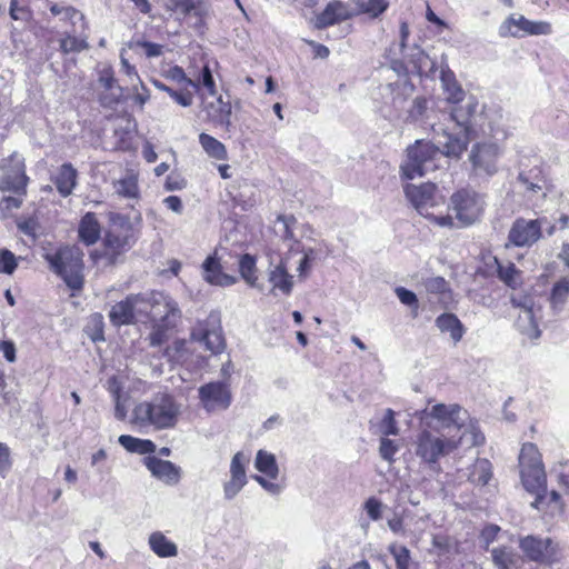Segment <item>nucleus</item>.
Listing matches in <instances>:
<instances>
[{
	"mask_svg": "<svg viewBox=\"0 0 569 569\" xmlns=\"http://www.w3.org/2000/svg\"><path fill=\"white\" fill-rule=\"evenodd\" d=\"M180 415V406L168 393H157L151 400L138 403L132 410L131 422L140 427L161 430L174 427Z\"/></svg>",
	"mask_w": 569,
	"mask_h": 569,
	"instance_id": "obj_1",
	"label": "nucleus"
},
{
	"mask_svg": "<svg viewBox=\"0 0 569 569\" xmlns=\"http://www.w3.org/2000/svg\"><path fill=\"white\" fill-rule=\"evenodd\" d=\"M462 437L446 436L430 421L418 431L413 440L415 455L435 470L439 460L453 452L462 441Z\"/></svg>",
	"mask_w": 569,
	"mask_h": 569,
	"instance_id": "obj_2",
	"label": "nucleus"
},
{
	"mask_svg": "<svg viewBox=\"0 0 569 569\" xmlns=\"http://www.w3.org/2000/svg\"><path fill=\"white\" fill-rule=\"evenodd\" d=\"M406 198L413 208L425 218L442 228H453V218L450 214H441V209L446 201L433 183H422L419 186L408 183L405 187Z\"/></svg>",
	"mask_w": 569,
	"mask_h": 569,
	"instance_id": "obj_3",
	"label": "nucleus"
},
{
	"mask_svg": "<svg viewBox=\"0 0 569 569\" xmlns=\"http://www.w3.org/2000/svg\"><path fill=\"white\" fill-rule=\"evenodd\" d=\"M477 109L478 101L475 98H470L463 106L452 108L450 117L460 128V132L456 136L445 134L446 141H439L443 144L447 157H459L467 149L473 127L478 124Z\"/></svg>",
	"mask_w": 569,
	"mask_h": 569,
	"instance_id": "obj_4",
	"label": "nucleus"
},
{
	"mask_svg": "<svg viewBox=\"0 0 569 569\" xmlns=\"http://www.w3.org/2000/svg\"><path fill=\"white\" fill-rule=\"evenodd\" d=\"M82 258L83 252L77 246H66L44 256L50 269L72 290H79L83 286Z\"/></svg>",
	"mask_w": 569,
	"mask_h": 569,
	"instance_id": "obj_5",
	"label": "nucleus"
},
{
	"mask_svg": "<svg viewBox=\"0 0 569 569\" xmlns=\"http://www.w3.org/2000/svg\"><path fill=\"white\" fill-rule=\"evenodd\" d=\"M442 154L447 156L443 146L440 150L439 147L429 141L417 140L407 148V158L400 167L402 177L413 180L436 170L437 161Z\"/></svg>",
	"mask_w": 569,
	"mask_h": 569,
	"instance_id": "obj_6",
	"label": "nucleus"
},
{
	"mask_svg": "<svg viewBox=\"0 0 569 569\" xmlns=\"http://www.w3.org/2000/svg\"><path fill=\"white\" fill-rule=\"evenodd\" d=\"M448 208L461 227H469L482 217L486 196L473 189L462 188L451 194Z\"/></svg>",
	"mask_w": 569,
	"mask_h": 569,
	"instance_id": "obj_7",
	"label": "nucleus"
},
{
	"mask_svg": "<svg viewBox=\"0 0 569 569\" xmlns=\"http://www.w3.org/2000/svg\"><path fill=\"white\" fill-rule=\"evenodd\" d=\"M501 149L496 142H478L469 153L471 174L481 180H488L498 171V160Z\"/></svg>",
	"mask_w": 569,
	"mask_h": 569,
	"instance_id": "obj_8",
	"label": "nucleus"
},
{
	"mask_svg": "<svg viewBox=\"0 0 569 569\" xmlns=\"http://www.w3.org/2000/svg\"><path fill=\"white\" fill-rule=\"evenodd\" d=\"M467 418V411L459 405L437 403L422 411L421 421L425 426H427V421H430L439 431L450 428L460 430L465 427Z\"/></svg>",
	"mask_w": 569,
	"mask_h": 569,
	"instance_id": "obj_9",
	"label": "nucleus"
},
{
	"mask_svg": "<svg viewBox=\"0 0 569 569\" xmlns=\"http://www.w3.org/2000/svg\"><path fill=\"white\" fill-rule=\"evenodd\" d=\"M191 339L206 347L211 353H220L224 349L220 319L211 313L204 321H198L191 331Z\"/></svg>",
	"mask_w": 569,
	"mask_h": 569,
	"instance_id": "obj_10",
	"label": "nucleus"
},
{
	"mask_svg": "<svg viewBox=\"0 0 569 569\" xmlns=\"http://www.w3.org/2000/svg\"><path fill=\"white\" fill-rule=\"evenodd\" d=\"M545 221L546 218L533 220L516 219L509 230L508 241L515 247H531L541 238Z\"/></svg>",
	"mask_w": 569,
	"mask_h": 569,
	"instance_id": "obj_11",
	"label": "nucleus"
},
{
	"mask_svg": "<svg viewBox=\"0 0 569 569\" xmlns=\"http://www.w3.org/2000/svg\"><path fill=\"white\" fill-rule=\"evenodd\" d=\"M199 399L208 412L226 410L232 402L229 386L222 381L209 382L199 388Z\"/></svg>",
	"mask_w": 569,
	"mask_h": 569,
	"instance_id": "obj_12",
	"label": "nucleus"
},
{
	"mask_svg": "<svg viewBox=\"0 0 569 569\" xmlns=\"http://www.w3.org/2000/svg\"><path fill=\"white\" fill-rule=\"evenodd\" d=\"M519 548L527 558L536 562H551L557 555V546L551 538L533 535L521 537Z\"/></svg>",
	"mask_w": 569,
	"mask_h": 569,
	"instance_id": "obj_13",
	"label": "nucleus"
},
{
	"mask_svg": "<svg viewBox=\"0 0 569 569\" xmlns=\"http://www.w3.org/2000/svg\"><path fill=\"white\" fill-rule=\"evenodd\" d=\"M153 298V306L150 312L151 322H166L178 325L182 313L178 302L169 295L158 291Z\"/></svg>",
	"mask_w": 569,
	"mask_h": 569,
	"instance_id": "obj_14",
	"label": "nucleus"
},
{
	"mask_svg": "<svg viewBox=\"0 0 569 569\" xmlns=\"http://www.w3.org/2000/svg\"><path fill=\"white\" fill-rule=\"evenodd\" d=\"M248 458L242 452H237L230 463V479L223 483L226 500H232L247 485L246 463Z\"/></svg>",
	"mask_w": 569,
	"mask_h": 569,
	"instance_id": "obj_15",
	"label": "nucleus"
},
{
	"mask_svg": "<svg viewBox=\"0 0 569 569\" xmlns=\"http://www.w3.org/2000/svg\"><path fill=\"white\" fill-rule=\"evenodd\" d=\"M521 481L525 489L533 495H536V499L531 502L533 508H541V505L545 503L547 498L546 495V485L547 477L543 467H536L531 469H521L520 470Z\"/></svg>",
	"mask_w": 569,
	"mask_h": 569,
	"instance_id": "obj_16",
	"label": "nucleus"
},
{
	"mask_svg": "<svg viewBox=\"0 0 569 569\" xmlns=\"http://www.w3.org/2000/svg\"><path fill=\"white\" fill-rule=\"evenodd\" d=\"M144 465L154 478L169 486L177 485L181 479V468L169 460L149 456L144 458Z\"/></svg>",
	"mask_w": 569,
	"mask_h": 569,
	"instance_id": "obj_17",
	"label": "nucleus"
},
{
	"mask_svg": "<svg viewBox=\"0 0 569 569\" xmlns=\"http://www.w3.org/2000/svg\"><path fill=\"white\" fill-rule=\"evenodd\" d=\"M9 161L12 163V169L1 180L0 189L13 192L24 191L28 178L24 173L23 158L13 153Z\"/></svg>",
	"mask_w": 569,
	"mask_h": 569,
	"instance_id": "obj_18",
	"label": "nucleus"
},
{
	"mask_svg": "<svg viewBox=\"0 0 569 569\" xmlns=\"http://www.w3.org/2000/svg\"><path fill=\"white\" fill-rule=\"evenodd\" d=\"M202 270L203 279L213 286L229 287L237 281L236 277L222 271V266L216 254L207 257L202 263Z\"/></svg>",
	"mask_w": 569,
	"mask_h": 569,
	"instance_id": "obj_19",
	"label": "nucleus"
},
{
	"mask_svg": "<svg viewBox=\"0 0 569 569\" xmlns=\"http://www.w3.org/2000/svg\"><path fill=\"white\" fill-rule=\"evenodd\" d=\"M350 17L348 8L342 2H330L325 10L316 17L315 27L323 29Z\"/></svg>",
	"mask_w": 569,
	"mask_h": 569,
	"instance_id": "obj_20",
	"label": "nucleus"
},
{
	"mask_svg": "<svg viewBox=\"0 0 569 569\" xmlns=\"http://www.w3.org/2000/svg\"><path fill=\"white\" fill-rule=\"evenodd\" d=\"M113 193L127 200H138L140 190L138 174L128 170L123 177L112 181Z\"/></svg>",
	"mask_w": 569,
	"mask_h": 569,
	"instance_id": "obj_21",
	"label": "nucleus"
},
{
	"mask_svg": "<svg viewBox=\"0 0 569 569\" xmlns=\"http://www.w3.org/2000/svg\"><path fill=\"white\" fill-rule=\"evenodd\" d=\"M103 246L106 258L110 263H116L118 257L131 247L130 237L109 231L103 239Z\"/></svg>",
	"mask_w": 569,
	"mask_h": 569,
	"instance_id": "obj_22",
	"label": "nucleus"
},
{
	"mask_svg": "<svg viewBox=\"0 0 569 569\" xmlns=\"http://www.w3.org/2000/svg\"><path fill=\"white\" fill-rule=\"evenodd\" d=\"M517 180L527 192L532 194L541 192L542 198L547 197V180L540 169L536 168L528 172H520Z\"/></svg>",
	"mask_w": 569,
	"mask_h": 569,
	"instance_id": "obj_23",
	"label": "nucleus"
},
{
	"mask_svg": "<svg viewBox=\"0 0 569 569\" xmlns=\"http://www.w3.org/2000/svg\"><path fill=\"white\" fill-rule=\"evenodd\" d=\"M101 233L100 223L93 212H87L80 220L78 234L79 239L87 246L94 244Z\"/></svg>",
	"mask_w": 569,
	"mask_h": 569,
	"instance_id": "obj_24",
	"label": "nucleus"
},
{
	"mask_svg": "<svg viewBox=\"0 0 569 569\" xmlns=\"http://www.w3.org/2000/svg\"><path fill=\"white\" fill-rule=\"evenodd\" d=\"M132 300H137L136 298H130L129 296L114 306H112L109 312V319L111 323L116 327L131 325L134 321V309L132 306Z\"/></svg>",
	"mask_w": 569,
	"mask_h": 569,
	"instance_id": "obj_25",
	"label": "nucleus"
},
{
	"mask_svg": "<svg viewBox=\"0 0 569 569\" xmlns=\"http://www.w3.org/2000/svg\"><path fill=\"white\" fill-rule=\"evenodd\" d=\"M269 281L272 283V289L280 290L284 295H290L293 287V277L288 272L287 262L281 259L269 272Z\"/></svg>",
	"mask_w": 569,
	"mask_h": 569,
	"instance_id": "obj_26",
	"label": "nucleus"
},
{
	"mask_svg": "<svg viewBox=\"0 0 569 569\" xmlns=\"http://www.w3.org/2000/svg\"><path fill=\"white\" fill-rule=\"evenodd\" d=\"M77 170L72 167L71 163H63L60 167L54 178V184L62 197H68L72 193L77 184Z\"/></svg>",
	"mask_w": 569,
	"mask_h": 569,
	"instance_id": "obj_27",
	"label": "nucleus"
},
{
	"mask_svg": "<svg viewBox=\"0 0 569 569\" xmlns=\"http://www.w3.org/2000/svg\"><path fill=\"white\" fill-rule=\"evenodd\" d=\"M403 57L409 60V63L412 66L411 71L416 72L420 76L433 72L435 62L429 58V56L419 47L415 46L410 49V53L402 52Z\"/></svg>",
	"mask_w": 569,
	"mask_h": 569,
	"instance_id": "obj_28",
	"label": "nucleus"
},
{
	"mask_svg": "<svg viewBox=\"0 0 569 569\" xmlns=\"http://www.w3.org/2000/svg\"><path fill=\"white\" fill-rule=\"evenodd\" d=\"M436 326L441 332H449L455 343L462 339L465 327L453 313H442L436 319Z\"/></svg>",
	"mask_w": 569,
	"mask_h": 569,
	"instance_id": "obj_29",
	"label": "nucleus"
},
{
	"mask_svg": "<svg viewBox=\"0 0 569 569\" xmlns=\"http://www.w3.org/2000/svg\"><path fill=\"white\" fill-rule=\"evenodd\" d=\"M491 559L497 569H511L517 567L521 561V557L507 546L496 547L491 549Z\"/></svg>",
	"mask_w": 569,
	"mask_h": 569,
	"instance_id": "obj_30",
	"label": "nucleus"
},
{
	"mask_svg": "<svg viewBox=\"0 0 569 569\" xmlns=\"http://www.w3.org/2000/svg\"><path fill=\"white\" fill-rule=\"evenodd\" d=\"M149 545L151 550L161 558L174 557L178 553L176 543L170 541L162 532L157 531L150 535Z\"/></svg>",
	"mask_w": 569,
	"mask_h": 569,
	"instance_id": "obj_31",
	"label": "nucleus"
},
{
	"mask_svg": "<svg viewBox=\"0 0 569 569\" xmlns=\"http://www.w3.org/2000/svg\"><path fill=\"white\" fill-rule=\"evenodd\" d=\"M207 111L213 122L227 128L231 124V106L229 102L223 101L221 96L214 102L207 106Z\"/></svg>",
	"mask_w": 569,
	"mask_h": 569,
	"instance_id": "obj_32",
	"label": "nucleus"
},
{
	"mask_svg": "<svg viewBox=\"0 0 569 569\" xmlns=\"http://www.w3.org/2000/svg\"><path fill=\"white\" fill-rule=\"evenodd\" d=\"M538 311H520L516 326L522 335H526L530 339H538L540 337V330L537 322Z\"/></svg>",
	"mask_w": 569,
	"mask_h": 569,
	"instance_id": "obj_33",
	"label": "nucleus"
},
{
	"mask_svg": "<svg viewBox=\"0 0 569 569\" xmlns=\"http://www.w3.org/2000/svg\"><path fill=\"white\" fill-rule=\"evenodd\" d=\"M569 297V278L563 277L553 283L549 301L552 310L559 312L563 309Z\"/></svg>",
	"mask_w": 569,
	"mask_h": 569,
	"instance_id": "obj_34",
	"label": "nucleus"
},
{
	"mask_svg": "<svg viewBox=\"0 0 569 569\" xmlns=\"http://www.w3.org/2000/svg\"><path fill=\"white\" fill-rule=\"evenodd\" d=\"M199 143L210 158L227 160L228 152L226 146L214 137L202 132L199 134Z\"/></svg>",
	"mask_w": 569,
	"mask_h": 569,
	"instance_id": "obj_35",
	"label": "nucleus"
},
{
	"mask_svg": "<svg viewBox=\"0 0 569 569\" xmlns=\"http://www.w3.org/2000/svg\"><path fill=\"white\" fill-rule=\"evenodd\" d=\"M491 463L487 459H477L476 462L472 465L471 470L469 472L468 479L470 482L478 485V486H486L491 476Z\"/></svg>",
	"mask_w": 569,
	"mask_h": 569,
	"instance_id": "obj_36",
	"label": "nucleus"
},
{
	"mask_svg": "<svg viewBox=\"0 0 569 569\" xmlns=\"http://www.w3.org/2000/svg\"><path fill=\"white\" fill-rule=\"evenodd\" d=\"M536 467H543L541 461V455L536 445L527 442L522 446L519 455V468L521 470L531 469Z\"/></svg>",
	"mask_w": 569,
	"mask_h": 569,
	"instance_id": "obj_37",
	"label": "nucleus"
},
{
	"mask_svg": "<svg viewBox=\"0 0 569 569\" xmlns=\"http://www.w3.org/2000/svg\"><path fill=\"white\" fill-rule=\"evenodd\" d=\"M254 466L258 471L264 473L271 479H277L279 469L276 457L264 450H259L256 456Z\"/></svg>",
	"mask_w": 569,
	"mask_h": 569,
	"instance_id": "obj_38",
	"label": "nucleus"
},
{
	"mask_svg": "<svg viewBox=\"0 0 569 569\" xmlns=\"http://www.w3.org/2000/svg\"><path fill=\"white\" fill-rule=\"evenodd\" d=\"M200 3V0H164L167 10L179 12L183 16L194 14L200 17L202 14Z\"/></svg>",
	"mask_w": 569,
	"mask_h": 569,
	"instance_id": "obj_39",
	"label": "nucleus"
},
{
	"mask_svg": "<svg viewBox=\"0 0 569 569\" xmlns=\"http://www.w3.org/2000/svg\"><path fill=\"white\" fill-rule=\"evenodd\" d=\"M441 82L447 92V100L458 103L463 99L465 92L455 80L453 73L450 70L441 71Z\"/></svg>",
	"mask_w": 569,
	"mask_h": 569,
	"instance_id": "obj_40",
	"label": "nucleus"
},
{
	"mask_svg": "<svg viewBox=\"0 0 569 569\" xmlns=\"http://www.w3.org/2000/svg\"><path fill=\"white\" fill-rule=\"evenodd\" d=\"M157 291L141 292L136 295H129L130 298H136L137 300H132V306L136 315H144L150 317V312L153 306V298L156 299Z\"/></svg>",
	"mask_w": 569,
	"mask_h": 569,
	"instance_id": "obj_41",
	"label": "nucleus"
},
{
	"mask_svg": "<svg viewBox=\"0 0 569 569\" xmlns=\"http://www.w3.org/2000/svg\"><path fill=\"white\" fill-rule=\"evenodd\" d=\"M177 325H169L166 322H152V330L148 337L150 346L158 347L168 341L170 331Z\"/></svg>",
	"mask_w": 569,
	"mask_h": 569,
	"instance_id": "obj_42",
	"label": "nucleus"
},
{
	"mask_svg": "<svg viewBox=\"0 0 569 569\" xmlns=\"http://www.w3.org/2000/svg\"><path fill=\"white\" fill-rule=\"evenodd\" d=\"M360 12L367 13L372 18H377L383 13L389 3L387 0H352Z\"/></svg>",
	"mask_w": 569,
	"mask_h": 569,
	"instance_id": "obj_43",
	"label": "nucleus"
},
{
	"mask_svg": "<svg viewBox=\"0 0 569 569\" xmlns=\"http://www.w3.org/2000/svg\"><path fill=\"white\" fill-rule=\"evenodd\" d=\"M528 20L529 19H527L523 16H518V17L511 16L501 26L500 33L502 36L510 34L512 37H518L519 36L518 31H522L523 33H527Z\"/></svg>",
	"mask_w": 569,
	"mask_h": 569,
	"instance_id": "obj_44",
	"label": "nucleus"
},
{
	"mask_svg": "<svg viewBox=\"0 0 569 569\" xmlns=\"http://www.w3.org/2000/svg\"><path fill=\"white\" fill-rule=\"evenodd\" d=\"M256 259L251 254H243L239 260V271L241 277L250 286H254L257 281L256 276Z\"/></svg>",
	"mask_w": 569,
	"mask_h": 569,
	"instance_id": "obj_45",
	"label": "nucleus"
},
{
	"mask_svg": "<svg viewBox=\"0 0 569 569\" xmlns=\"http://www.w3.org/2000/svg\"><path fill=\"white\" fill-rule=\"evenodd\" d=\"M498 277L510 288H517L521 282L520 271L513 263L498 264Z\"/></svg>",
	"mask_w": 569,
	"mask_h": 569,
	"instance_id": "obj_46",
	"label": "nucleus"
},
{
	"mask_svg": "<svg viewBox=\"0 0 569 569\" xmlns=\"http://www.w3.org/2000/svg\"><path fill=\"white\" fill-rule=\"evenodd\" d=\"M164 77L169 80L178 82L179 84L190 87L196 91L199 89V83L188 78L184 70L179 66H173L166 70Z\"/></svg>",
	"mask_w": 569,
	"mask_h": 569,
	"instance_id": "obj_47",
	"label": "nucleus"
},
{
	"mask_svg": "<svg viewBox=\"0 0 569 569\" xmlns=\"http://www.w3.org/2000/svg\"><path fill=\"white\" fill-rule=\"evenodd\" d=\"M88 48V43L84 38L76 37L74 34L68 33L60 40V49L64 53L80 52Z\"/></svg>",
	"mask_w": 569,
	"mask_h": 569,
	"instance_id": "obj_48",
	"label": "nucleus"
},
{
	"mask_svg": "<svg viewBox=\"0 0 569 569\" xmlns=\"http://www.w3.org/2000/svg\"><path fill=\"white\" fill-rule=\"evenodd\" d=\"M395 415L396 413L392 409H387L385 411L382 420L379 423V431L385 437L399 435V427L396 421Z\"/></svg>",
	"mask_w": 569,
	"mask_h": 569,
	"instance_id": "obj_49",
	"label": "nucleus"
},
{
	"mask_svg": "<svg viewBox=\"0 0 569 569\" xmlns=\"http://www.w3.org/2000/svg\"><path fill=\"white\" fill-rule=\"evenodd\" d=\"M389 552L393 556L396 560L397 569H409L410 565V551L405 546H397L395 543L390 545L388 548Z\"/></svg>",
	"mask_w": 569,
	"mask_h": 569,
	"instance_id": "obj_50",
	"label": "nucleus"
},
{
	"mask_svg": "<svg viewBox=\"0 0 569 569\" xmlns=\"http://www.w3.org/2000/svg\"><path fill=\"white\" fill-rule=\"evenodd\" d=\"M547 496L545 503L541 505V508H537L538 510H546L551 516L562 512L563 503L561 500V496L556 490L550 491L549 493L546 491Z\"/></svg>",
	"mask_w": 569,
	"mask_h": 569,
	"instance_id": "obj_51",
	"label": "nucleus"
},
{
	"mask_svg": "<svg viewBox=\"0 0 569 569\" xmlns=\"http://www.w3.org/2000/svg\"><path fill=\"white\" fill-rule=\"evenodd\" d=\"M18 267V258L9 249L0 248V273L12 274Z\"/></svg>",
	"mask_w": 569,
	"mask_h": 569,
	"instance_id": "obj_52",
	"label": "nucleus"
},
{
	"mask_svg": "<svg viewBox=\"0 0 569 569\" xmlns=\"http://www.w3.org/2000/svg\"><path fill=\"white\" fill-rule=\"evenodd\" d=\"M60 17L61 20L69 21L72 24V27L74 28L72 31L73 33L78 32L76 28L78 23H80L81 30H84L87 27L84 16L73 7H64L63 12L60 14Z\"/></svg>",
	"mask_w": 569,
	"mask_h": 569,
	"instance_id": "obj_53",
	"label": "nucleus"
},
{
	"mask_svg": "<svg viewBox=\"0 0 569 569\" xmlns=\"http://www.w3.org/2000/svg\"><path fill=\"white\" fill-rule=\"evenodd\" d=\"M398 450L399 445L396 441L387 437H382L380 439L379 453L383 460L388 461L389 463L395 462V455L398 452Z\"/></svg>",
	"mask_w": 569,
	"mask_h": 569,
	"instance_id": "obj_54",
	"label": "nucleus"
},
{
	"mask_svg": "<svg viewBox=\"0 0 569 569\" xmlns=\"http://www.w3.org/2000/svg\"><path fill=\"white\" fill-rule=\"evenodd\" d=\"M383 508L385 506L382 502L375 497L367 499L363 505V509L368 513V517L373 521H378L382 518Z\"/></svg>",
	"mask_w": 569,
	"mask_h": 569,
	"instance_id": "obj_55",
	"label": "nucleus"
},
{
	"mask_svg": "<svg viewBox=\"0 0 569 569\" xmlns=\"http://www.w3.org/2000/svg\"><path fill=\"white\" fill-rule=\"evenodd\" d=\"M427 110V100L421 97H417L411 104V108L408 110V120L409 121H418L421 119Z\"/></svg>",
	"mask_w": 569,
	"mask_h": 569,
	"instance_id": "obj_56",
	"label": "nucleus"
},
{
	"mask_svg": "<svg viewBox=\"0 0 569 569\" xmlns=\"http://www.w3.org/2000/svg\"><path fill=\"white\" fill-rule=\"evenodd\" d=\"M527 33L529 36H548L552 32V26L547 21L528 20Z\"/></svg>",
	"mask_w": 569,
	"mask_h": 569,
	"instance_id": "obj_57",
	"label": "nucleus"
},
{
	"mask_svg": "<svg viewBox=\"0 0 569 569\" xmlns=\"http://www.w3.org/2000/svg\"><path fill=\"white\" fill-rule=\"evenodd\" d=\"M199 84L200 82L202 83V86L207 89L208 93L210 96H216L217 94V89H216V82L213 80V77H212V72L209 68V66H204L201 70V73H200V77L198 80H196Z\"/></svg>",
	"mask_w": 569,
	"mask_h": 569,
	"instance_id": "obj_58",
	"label": "nucleus"
},
{
	"mask_svg": "<svg viewBox=\"0 0 569 569\" xmlns=\"http://www.w3.org/2000/svg\"><path fill=\"white\" fill-rule=\"evenodd\" d=\"M190 87L183 86L181 90L170 92V97L182 107H190L193 103V92L189 90Z\"/></svg>",
	"mask_w": 569,
	"mask_h": 569,
	"instance_id": "obj_59",
	"label": "nucleus"
},
{
	"mask_svg": "<svg viewBox=\"0 0 569 569\" xmlns=\"http://www.w3.org/2000/svg\"><path fill=\"white\" fill-rule=\"evenodd\" d=\"M423 286L430 293H443L448 289V283L442 277L428 278Z\"/></svg>",
	"mask_w": 569,
	"mask_h": 569,
	"instance_id": "obj_60",
	"label": "nucleus"
},
{
	"mask_svg": "<svg viewBox=\"0 0 569 569\" xmlns=\"http://www.w3.org/2000/svg\"><path fill=\"white\" fill-rule=\"evenodd\" d=\"M395 292L401 303H403L405 306L411 307L416 310L418 309V299H417V296L415 292H412L403 287L396 288Z\"/></svg>",
	"mask_w": 569,
	"mask_h": 569,
	"instance_id": "obj_61",
	"label": "nucleus"
},
{
	"mask_svg": "<svg viewBox=\"0 0 569 569\" xmlns=\"http://www.w3.org/2000/svg\"><path fill=\"white\" fill-rule=\"evenodd\" d=\"M122 97V88L117 87L113 90H107L100 94V102L103 107H113Z\"/></svg>",
	"mask_w": 569,
	"mask_h": 569,
	"instance_id": "obj_62",
	"label": "nucleus"
},
{
	"mask_svg": "<svg viewBox=\"0 0 569 569\" xmlns=\"http://www.w3.org/2000/svg\"><path fill=\"white\" fill-rule=\"evenodd\" d=\"M278 222L282 226V238L292 239L293 232L291 226L296 223V218L293 216H279Z\"/></svg>",
	"mask_w": 569,
	"mask_h": 569,
	"instance_id": "obj_63",
	"label": "nucleus"
},
{
	"mask_svg": "<svg viewBox=\"0 0 569 569\" xmlns=\"http://www.w3.org/2000/svg\"><path fill=\"white\" fill-rule=\"evenodd\" d=\"M99 83L104 88L106 91L113 90L119 87L110 69H104L100 73Z\"/></svg>",
	"mask_w": 569,
	"mask_h": 569,
	"instance_id": "obj_64",
	"label": "nucleus"
}]
</instances>
